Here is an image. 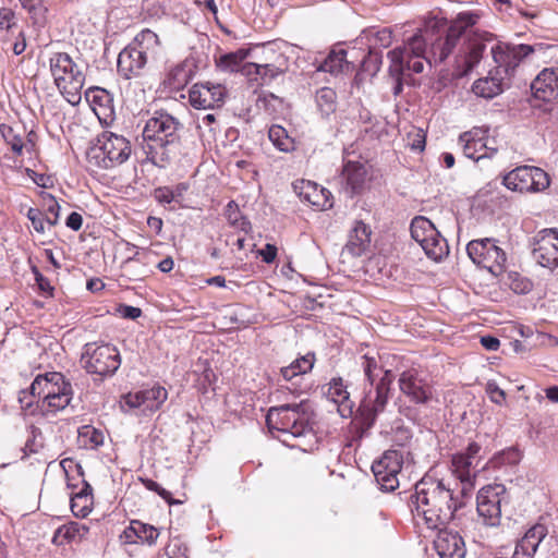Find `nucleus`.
<instances>
[{
	"label": "nucleus",
	"instance_id": "obj_30",
	"mask_svg": "<svg viewBox=\"0 0 558 558\" xmlns=\"http://www.w3.org/2000/svg\"><path fill=\"white\" fill-rule=\"evenodd\" d=\"M289 68L288 58L279 57L275 64L264 63H248L245 65L247 75H257L260 78V84H267L276 78L278 75L283 74Z\"/></svg>",
	"mask_w": 558,
	"mask_h": 558
},
{
	"label": "nucleus",
	"instance_id": "obj_14",
	"mask_svg": "<svg viewBox=\"0 0 558 558\" xmlns=\"http://www.w3.org/2000/svg\"><path fill=\"white\" fill-rule=\"evenodd\" d=\"M506 499V487L502 484H490L480 489L476 496V510L484 525H499L501 504Z\"/></svg>",
	"mask_w": 558,
	"mask_h": 558
},
{
	"label": "nucleus",
	"instance_id": "obj_53",
	"mask_svg": "<svg viewBox=\"0 0 558 558\" xmlns=\"http://www.w3.org/2000/svg\"><path fill=\"white\" fill-rule=\"evenodd\" d=\"M14 12L11 9L2 8L0 9V26L2 28H11L13 25Z\"/></svg>",
	"mask_w": 558,
	"mask_h": 558
},
{
	"label": "nucleus",
	"instance_id": "obj_31",
	"mask_svg": "<svg viewBox=\"0 0 558 558\" xmlns=\"http://www.w3.org/2000/svg\"><path fill=\"white\" fill-rule=\"evenodd\" d=\"M372 231L363 221H356L345 245L352 256H361L369 246Z\"/></svg>",
	"mask_w": 558,
	"mask_h": 558
},
{
	"label": "nucleus",
	"instance_id": "obj_60",
	"mask_svg": "<svg viewBox=\"0 0 558 558\" xmlns=\"http://www.w3.org/2000/svg\"><path fill=\"white\" fill-rule=\"evenodd\" d=\"M85 432L82 434L83 436H89V440L93 445L98 446L102 444L104 436L101 433L97 432L95 428H89L88 426L84 427Z\"/></svg>",
	"mask_w": 558,
	"mask_h": 558
},
{
	"label": "nucleus",
	"instance_id": "obj_61",
	"mask_svg": "<svg viewBox=\"0 0 558 558\" xmlns=\"http://www.w3.org/2000/svg\"><path fill=\"white\" fill-rule=\"evenodd\" d=\"M481 344L489 351H496L500 345V341L495 337L484 336L481 338Z\"/></svg>",
	"mask_w": 558,
	"mask_h": 558
},
{
	"label": "nucleus",
	"instance_id": "obj_49",
	"mask_svg": "<svg viewBox=\"0 0 558 558\" xmlns=\"http://www.w3.org/2000/svg\"><path fill=\"white\" fill-rule=\"evenodd\" d=\"M189 82V73L183 65H177L173 68L169 75V84L179 89L185 86Z\"/></svg>",
	"mask_w": 558,
	"mask_h": 558
},
{
	"label": "nucleus",
	"instance_id": "obj_40",
	"mask_svg": "<svg viewBox=\"0 0 558 558\" xmlns=\"http://www.w3.org/2000/svg\"><path fill=\"white\" fill-rule=\"evenodd\" d=\"M225 216L230 226L244 232H248L251 230L250 221L241 215L235 202L231 201L227 204Z\"/></svg>",
	"mask_w": 558,
	"mask_h": 558
},
{
	"label": "nucleus",
	"instance_id": "obj_4",
	"mask_svg": "<svg viewBox=\"0 0 558 558\" xmlns=\"http://www.w3.org/2000/svg\"><path fill=\"white\" fill-rule=\"evenodd\" d=\"M132 154L130 141L123 135L105 131L87 149L86 157L90 166L98 169H112L124 163Z\"/></svg>",
	"mask_w": 558,
	"mask_h": 558
},
{
	"label": "nucleus",
	"instance_id": "obj_25",
	"mask_svg": "<svg viewBox=\"0 0 558 558\" xmlns=\"http://www.w3.org/2000/svg\"><path fill=\"white\" fill-rule=\"evenodd\" d=\"M85 98L100 122L109 123L114 118L112 95L105 88L90 87L85 92Z\"/></svg>",
	"mask_w": 558,
	"mask_h": 558
},
{
	"label": "nucleus",
	"instance_id": "obj_59",
	"mask_svg": "<svg viewBox=\"0 0 558 558\" xmlns=\"http://www.w3.org/2000/svg\"><path fill=\"white\" fill-rule=\"evenodd\" d=\"M260 255L265 263L270 264L276 258L277 247L272 244H266L265 248L260 251Z\"/></svg>",
	"mask_w": 558,
	"mask_h": 558
},
{
	"label": "nucleus",
	"instance_id": "obj_27",
	"mask_svg": "<svg viewBox=\"0 0 558 558\" xmlns=\"http://www.w3.org/2000/svg\"><path fill=\"white\" fill-rule=\"evenodd\" d=\"M459 143L465 157L478 161L483 158H490L497 151L495 148L487 147L483 141V132L480 129H474L464 132L459 137Z\"/></svg>",
	"mask_w": 558,
	"mask_h": 558
},
{
	"label": "nucleus",
	"instance_id": "obj_48",
	"mask_svg": "<svg viewBox=\"0 0 558 558\" xmlns=\"http://www.w3.org/2000/svg\"><path fill=\"white\" fill-rule=\"evenodd\" d=\"M26 217L31 220L34 230L37 233H45L47 222L46 217L40 209L29 207L26 211Z\"/></svg>",
	"mask_w": 558,
	"mask_h": 558
},
{
	"label": "nucleus",
	"instance_id": "obj_45",
	"mask_svg": "<svg viewBox=\"0 0 558 558\" xmlns=\"http://www.w3.org/2000/svg\"><path fill=\"white\" fill-rule=\"evenodd\" d=\"M0 131L13 153L17 156H22L25 148L22 136L15 133L14 129L11 126L1 125Z\"/></svg>",
	"mask_w": 558,
	"mask_h": 558
},
{
	"label": "nucleus",
	"instance_id": "obj_26",
	"mask_svg": "<svg viewBox=\"0 0 558 558\" xmlns=\"http://www.w3.org/2000/svg\"><path fill=\"white\" fill-rule=\"evenodd\" d=\"M294 190L303 202L326 210L332 207L331 193L312 181L302 180L294 183Z\"/></svg>",
	"mask_w": 558,
	"mask_h": 558
},
{
	"label": "nucleus",
	"instance_id": "obj_38",
	"mask_svg": "<svg viewBox=\"0 0 558 558\" xmlns=\"http://www.w3.org/2000/svg\"><path fill=\"white\" fill-rule=\"evenodd\" d=\"M270 142L281 151L288 153L294 149V141L287 130L280 125H272L268 131Z\"/></svg>",
	"mask_w": 558,
	"mask_h": 558
},
{
	"label": "nucleus",
	"instance_id": "obj_51",
	"mask_svg": "<svg viewBox=\"0 0 558 558\" xmlns=\"http://www.w3.org/2000/svg\"><path fill=\"white\" fill-rule=\"evenodd\" d=\"M216 113H206L198 118V128H208L209 132L216 133L219 131V124L217 122Z\"/></svg>",
	"mask_w": 558,
	"mask_h": 558
},
{
	"label": "nucleus",
	"instance_id": "obj_11",
	"mask_svg": "<svg viewBox=\"0 0 558 558\" xmlns=\"http://www.w3.org/2000/svg\"><path fill=\"white\" fill-rule=\"evenodd\" d=\"M535 52L534 46L498 41L490 47V53L496 64V74L510 78L514 75L521 62Z\"/></svg>",
	"mask_w": 558,
	"mask_h": 558
},
{
	"label": "nucleus",
	"instance_id": "obj_54",
	"mask_svg": "<svg viewBox=\"0 0 558 558\" xmlns=\"http://www.w3.org/2000/svg\"><path fill=\"white\" fill-rule=\"evenodd\" d=\"M119 313L123 318L136 319L142 315V310L131 305H121Z\"/></svg>",
	"mask_w": 558,
	"mask_h": 558
},
{
	"label": "nucleus",
	"instance_id": "obj_20",
	"mask_svg": "<svg viewBox=\"0 0 558 558\" xmlns=\"http://www.w3.org/2000/svg\"><path fill=\"white\" fill-rule=\"evenodd\" d=\"M128 250H135L133 255H128L121 265L122 277L129 281H140L145 279L150 272L153 253L146 248H140L132 243H128Z\"/></svg>",
	"mask_w": 558,
	"mask_h": 558
},
{
	"label": "nucleus",
	"instance_id": "obj_29",
	"mask_svg": "<svg viewBox=\"0 0 558 558\" xmlns=\"http://www.w3.org/2000/svg\"><path fill=\"white\" fill-rule=\"evenodd\" d=\"M477 463H474L468 457H462V454H454L451 459V473L459 480L461 495H466L474 487L475 478H476V468Z\"/></svg>",
	"mask_w": 558,
	"mask_h": 558
},
{
	"label": "nucleus",
	"instance_id": "obj_57",
	"mask_svg": "<svg viewBox=\"0 0 558 558\" xmlns=\"http://www.w3.org/2000/svg\"><path fill=\"white\" fill-rule=\"evenodd\" d=\"M265 62L275 64V61L279 60V57H286L283 53L277 51L271 46L267 47L263 51Z\"/></svg>",
	"mask_w": 558,
	"mask_h": 558
},
{
	"label": "nucleus",
	"instance_id": "obj_64",
	"mask_svg": "<svg viewBox=\"0 0 558 558\" xmlns=\"http://www.w3.org/2000/svg\"><path fill=\"white\" fill-rule=\"evenodd\" d=\"M376 38L381 46L388 47L391 44V31L383 28L376 33Z\"/></svg>",
	"mask_w": 558,
	"mask_h": 558
},
{
	"label": "nucleus",
	"instance_id": "obj_13",
	"mask_svg": "<svg viewBox=\"0 0 558 558\" xmlns=\"http://www.w3.org/2000/svg\"><path fill=\"white\" fill-rule=\"evenodd\" d=\"M466 252L474 264L489 272L497 276L504 271L506 253L493 239L473 240L468 244Z\"/></svg>",
	"mask_w": 558,
	"mask_h": 558
},
{
	"label": "nucleus",
	"instance_id": "obj_8",
	"mask_svg": "<svg viewBox=\"0 0 558 558\" xmlns=\"http://www.w3.org/2000/svg\"><path fill=\"white\" fill-rule=\"evenodd\" d=\"M158 46V36L150 29L142 31L133 44L118 57V72L125 78L136 76L147 63V50Z\"/></svg>",
	"mask_w": 558,
	"mask_h": 558
},
{
	"label": "nucleus",
	"instance_id": "obj_50",
	"mask_svg": "<svg viewBox=\"0 0 558 558\" xmlns=\"http://www.w3.org/2000/svg\"><path fill=\"white\" fill-rule=\"evenodd\" d=\"M485 391L492 402L502 405L506 401V392L494 380H488Z\"/></svg>",
	"mask_w": 558,
	"mask_h": 558
},
{
	"label": "nucleus",
	"instance_id": "obj_2",
	"mask_svg": "<svg viewBox=\"0 0 558 558\" xmlns=\"http://www.w3.org/2000/svg\"><path fill=\"white\" fill-rule=\"evenodd\" d=\"M464 497L456 482L424 476L415 484L411 504L426 526L435 530L450 523L454 513L464 506Z\"/></svg>",
	"mask_w": 558,
	"mask_h": 558
},
{
	"label": "nucleus",
	"instance_id": "obj_18",
	"mask_svg": "<svg viewBox=\"0 0 558 558\" xmlns=\"http://www.w3.org/2000/svg\"><path fill=\"white\" fill-rule=\"evenodd\" d=\"M534 259L543 267H558V232L556 229H544L535 238Z\"/></svg>",
	"mask_w": 558,
	"mask_h": 558
},
{
	"label": "nucleus",
	"instance_id": "obj_24",
	"mask_svg": "<svg viewBox=\"0 0 558 558\" xmlns=\"http://www.w3.org/2000/svg\"><path fill=\"white\" fill-rule=\"evenodd\" d=\"M535 99L551 101L558 97V68H546L531 83Z\"/></svg>",
	"mask_w": 558,
	"mask_h": 558
},
{
	"label": "nucleus",
	"instance_id": "obj_16",
	"mask_svg": "<svg viewBox=\"0 0 558 558\" xmlns=\"http://www.w3.org/2000/svg\"><path fill=\"white\" fill-rule=\"evenodd\" d=\"M402 469V457L396 450L384 453L380 460L372 465L376 482L384 492H393L399 487L398 474Z\"/></svg>",
	"mask_w": 558,
	"mask_h": 558
},
{
	"label": "nucleus",
	"instance_id": "obj_44",
	"mask_svg": "<svg viewBox=\"0 0 558 558\" xmlns=\"http://www.w3.org/2000/svg\"><path fill=\"white\" fill-rule=\"evenodd\" d=\"M46 222L49 227L56 226L59 221L60 205L54 196L46 194L43 196Z\"/></svg>",
	"mask_w": 558,
	"mask_h": 558
},
{
	"label": "nucleus",
	"instance_id": "obj_22",
	"mask_svg": "<svg viewBox=\"0 0 558 558\" xmlns=\"http://www.w3.org/2000/svg\"><path fill=\"white\" fill-rule=\"evenodd\" d=\"M168 392L161 386H154L149 389L130 392L124 397V402L132 409H141L143 414L157 411L167 400Z\"/></svg>",
	"mask_w": 558,
	"mask_h": 558
},
{
	"label": "nucleus",
	"instance_id": "obj_7",
	"mask_svg": "<svg viewBox=\"0 0 558 558\" xmlns=\"http://www.w3.org/2000/svg\"><path fill=\"white\" fill-rule=\"evenodd\" d=\"M50 71L57 87L66 100L72 105L78 104L85 75L72 58L65 52L54 53L50 58Z\"/></svg>",
	"mask_w": 558,
	"mask_h": 558
},
{
	"label": "nucleus",
	"instance_id": "obj_19",
	"mask_svg": "<svg viewBox=\"0 0 558 558\" xmlns=\"http://www.w3.org/2000/svg\"><path fill=\"white\" fill-rule=\"evenodd\" d=\"M399 387L416 404H426L434 398L433 387L415 369L404 371L400 375Z\"/></svg>",
	"mask_w": 558,
	"mask_h": 558
},
{
	"label": "nucleus",
	"instance_id": "obj_5",
	"mask_svg": "<svg viewBox=\"0 0 558 558\" xmlns=\"http://www.w3.org/2000/svg\"><path fill=\"white\" fill-rule=\"evenodd\" d=\"M311 409L307 401L272 407L266 415L269 429H277L294 438L312 434L310 425Z\"/></svg>",
	"mask_w": 558,
	"mask_h": 558
},
{
	"label": "nucleus",
	"instance_id": "obj_37",
	"mask_svg": "<svg viewBox=\"0 0 558 558\" xmlns=\"http://www.w3.org/2000/svg\"><path fill=\"white\" fill-rule=\"evenodd\" d=\"M316 104L323 117L327 118L336 111L337 94L332 88L323 87L316 92Z\"/></svg>",
	"mask_w": 558,
	"mask_h": 558
},
{
	"label": "nucleus",
	"instance_id": "obj_17",
	"mask_svg": "<svg viewBox=\"0 0 558 558\" xmlns=\"http://www.w3.org/2000/svg\"><path fill=\"white\" fill-rule=\"evenodd\" d=\"M463 36V73H468L481 62L487 45L492 44L496 39V36L487 31L472 29V27L468 28Z\"/></svg>",
	"mask_w": 558,
	"mask_h": 558
},
{
	"label": "nucleus",
	"instance_id": "obj_10",
	"mask_svg": "<svg viewBox=\"0 0 558 558\" xmlns=\"http://www.w3.org/2000/svg\"><path fill=\"white\" fill-rule=\"evenodd\" d=\"M412 239L417 242L425 254L433 260L438 262L449 254L447 240L441 236L433 222L423 217H415L410 227Z\"/></svg>",
	"mask_w": 558,
	"mask_h": 558
},
{
	"label": "nucleus",
	"instance_id": "obj_52",
	"mask_svg": "<svg viewBox=\"0 0 558 558\" xmlns=\"http://www.w3.org/2000/svg\"><path fill=\"white\" fill-rule=\"evenodd\" d=\"M154 197L159 203L170 204L174 199V193L167 186L158 187L154 192Z\"/></svg>",
	"mask_w": 558,
	"mask_h": 558
},
{
	"label": "nucleus",
	"instance_id": "obj_9",
	"mask_svg": "<svg viewBox=\"0 0 558 558\" xmlns=\"http://www.w3.org/2000/svg\"><path fill=\"white\" fill-rule=\"evenodd\" d=\"M81 364L88 374L105 377L111 376L118 371L121 357L114 345L87 343L81 356Z\"/></svg>",
	"mask_w": 558,
	"mask_h": 558
},
{
	"label": "nucleus",
	"instance_id": "obj_15",
	"mask_svg": "<svg viewBox=\"0 0 558 558\" xmlns=\"http://www.w3.org/2000/svg\"><path fill=\"white\" fill-rule=\"evenodd\" d=\"M393 380V375L390 371H386L379 378L378 383L375 384V396H372V391L364 398L360 405L361 415L364 417V423L367 427H371L378 413L383 412L387 401L390 385Z\"/></svg>",
	"mask_w": 558,
	"mask_h": 558
},
{
	"label": "nucleus",
	"instance_id": "obj_36",
	"mask_svg": "<svg viewBox=\"0 0 558 558\" xmlns=\"http://www.w3.org/2000/svg\"><path fill=\"white\" fill-rule=\"evenodd\" d=\"M349 68L347 61V51L344 49L331 50L327 58L318 66L319 71L328 72L332 75H338Z\"/></svg>",
	"mask_w": 558,
	"mask_h": 558
},
{
	"label": "nucleus",
	"instance_id": "obj_12",
	"mask_svg": "<svg viewBox=\"0 0 558 558\" xmlns=\"http://www.w3.org/2000/svg\"><path fill=\"white\" fill-rule=\"evenodd\" d=\"M502 183L511 191L529 193L546 190L550 180L548 173L538 167L521 166L508 172Z\"/></svg>",
	"mask_w": 558,
	"mask_h": 558
},
{
	"label": "nucleus",
	"instance_id": "obj_55",
	"mask_svg": "<svg viewBox=\"0 0 558 558\" xmlns=\"http://www.w3.org/2000/svg\"><path fill=\"white\" fill-rule=\"evenodd\" d=\"M409 60V58H405L404 61H403V69H402V72L397 74V73H393L391 71V64L389 65V73L392 77L396 78V86H395V94L398 95L401 90H402V75L404 74V72L408 70V71H412L411 69L408 68V64H407V61Z\"/></svg>",
	"mask_w": 558,
	"mask_h": 558
},
{
	"label": "nucleus",
	"instance_id": "obj_21",
	"mask_svg": "<svg viewBox=\"0 0 558 558\" xmlns=\"http://www.w3.org/2000/svg\"><path fill=\"white\" fill-rule=\"evenodd\" d=\"M226 93V88L220 84L199 83L190 89L189 100L196 109H213L223 104Z\"/></svg>",
	"mask_w": 558,
	"mask_h": 558
},
{
	"label": "nucleus",
	"instance_id": "obj_62",
	"mask_svg": "<svg viewBox=\"0 0 558 558\" xmlns=\"http://www.w3.org/2000/svg\"><path fill=\"white\" fill-rule=\"evenodd\" d=\"M21 5L31 14L36 15L41 10L39 0H19Z\"/></svg>",
	"mask_w": 558,
	"mask_h": 558
},
{
	"label": "nucleus",
	"instance_id": "obj_1",
	"mask_svg": "<svg viewBox=\"0 0 558 558\" xmlns=\"http://www.w3.org/2000/svg\"><path fill=\"white\" fill-rule=\"evenodd\" d=\"M480 19L478 12L464 11L460 12L449 25L435 24L420 29L405 41L403 47L388 52L391 71L401 73L405 58H409L408 68L417 74L424 70V61L428 64L444 62L453 52L466 29L474 27Z\"/></svg>",
	"mask_w": 558,
	"mask_h": 558
},
{
	"label": "nucleus",
	"instance_id": "obj_43",
	"mask_svg": "<svg viewBox=\"0 0 558 558\" xmlns=\"http://www.w3.org/2000/svg\"><path fill=\"white\" fill-rule=\"evenodd\" d=\"M81 526L76 522H71L60 526L52 538V542L59 546L73 541L80 534Z\"/></svg>",
	"mask_w": 558,
	"mask_h": 558
},
{
	"label": "nucleus",
	"instance_id": "obj_34",
	"mask_svg": "<svg viewBox=\"0 0 558 558\" xmlns=\"http://www.w3.org/2000/svg\"><path fill=\"white\" fill-rule=\"evenodd\" d=\"M505 77L500 74L496 76L480 78L474 82L472 90L476 96L483 98H494L502 92V81Z\"/></svg>",
	"mask_w": 558,
	"mask_h": 558
},
{
	"label": "nucleus",
	"instance_id": "obj_56",
	"mask_svg": "<svg viewBox=\"0 0 558 558\" xmlns=\"http://www.w3.org/2000/svg\"><path fill=\"white\" fill-rule=\"evenodd\" d=\"M82 223H83V217L81 214H78L76 211L71 213L65 221L66 227L74 231L80 230L82 227Z\"/></svg>",
	"mask_w": 558,
	"mask_h": 558
},
{
	"label": "nucleus",
	"instance_id": "obj_42",
	"mask_svg": "<svg viewBox=\"0 0 558 558\" xmlns=\"http://www.w3.org/2000/svg\"><path fill=\"white\" fill-rule=\"evenodd\" d=\"M245 56L243 51L226 53L217 60V66L225 72L238 71Z\"/></svg>",
	"mask_w": 558,
	"mask_h": 558
},
{
	"label": "nucleus",
	"instance_id": "obj_23",
	"mask_svg": "<svg viewBox=\"0 0 558 558\" xmlns=\"http://www.w3.org/2000/svg\"><path fill=\"white\" fill-rule=\"evenodd\" d=\"M434 547L440 558H464L466 549L462 536L458 532L440 526Z\"/></svg>",
	"mask_w": 558,
	"mask_h": 558
},
{
	"label": "nucleus",
	"instance_id": "obj_3",
	"mask_svg": "<svg viewBox=\"0 0 558 558\" xmlns=\"http://www.w3.org/2000/svg\"><path fill=\"white\" fill-rule=\"evenodd\" d=\"M182 124L172 114L159 110L146 121L141 147L147 160L159 168H165L175 158L180 150V135Z\"/></svg>",
	"mask_w": 558,
	"mask_h": 558
},
{
	"label": "nucleus",
	"instance_id": "obj_63",
	"mask_svg": "<svg viewBox=\"0 0 558 558\" xmlns=\"http://www.w3.org/2000/svg\"><path fill=\"white\" fill-rule=\"evenodd\" d=\"M134 523L135 521H133L131 525L128 529H125L123 534L121 535L125 543H136L138 541Z\"/></svg>",
	"mask_w": 558,
	"mask_h": 558
},
{
	"label": "nucleus",
	"instance_id": "obj_47",
	"mask_svg": "<svg viewBox=\"0 0 558 558\" xmlns=\"http://www.w3.org/2000/svg\"><path fill=\"white\" fill-rule=\"evenodd\" d=\"M134 526L136 529L138 541L147 543L148 545H154L156 543L159 532L155 526L144 524L140 521H135Z\"/></svg>",
	"mask_w": 558,
	"mask_h": 558
},
{
	"label": "nucleus",
	"instance_id": "obj_33",
	"mask_svg": "<svg viewBox=\"0 0 558 558\" xmlns=\"http://www.w3.org/2000/svg\"><path fill=\"white\" fill-rule=\"evenodd\" d=\"M82 482L81 490L71 497V510L77 518L87 517L93 506V488L86 481L83 480Z\"/></svg>",
	"mask_w": 558,
	"mask_h": 558
},
{
	"label": "nucleus",
	"instance_id": "obj_41",
	"mask_svg": "<svg viewBox=\"0 0 558 558\" xmlns=\"http://www.w3.org/2000/svg\"><path fill=\"white\" fill-rule=\"evenodd\" d=\"M19 402L21 408L31 413L35 412L34 407L41 411V393L37 389H33V383L27 389L21 390L19 393Z\"/></svg>",
	"mask_w": 558,
	"mask_h": 558
},
{
	"label": "nucleus",
	"instance_id": "obj_28",
	"mask_svg": "<svg viewBox=\"0 0 558 558\" xmlns=\"http://www.w3.org/2000/svg\"><path fill=\"white\" fill-rule=\"evenodd\" d=\"M545 521V517H541L538 521L525 532L523 537L518 542L515 546L517 555L521 553L527 558L534 557L538 546L549 533L548 525Z\"/></svg>",
	"mask_w": 558,
	"mask_h": 558
},
{
	"label": "nucleus",
	"instance_id": "obj_6",
	"mask_svg": "<svg viewBox=\"0 0 558 558\" xmlns=\"http://www.w3.org/2000/svg\"><path fill=\"white\" fill-rule=\"evenodd\" d=\"M33 389L41 393V412L64 410L73 398L71 383L59 372L37 375L33 380Z\"/></svg>",
	"mask_w": 558,
	"mask_h": 558
},
{
	"label": "nucleus",
	"instance_id": "obj_35",
	"mask_svg": "<svg viewBox=\"0 0 558 558\" xmlns=\"http://www.w3.org/2000/svg\"><path fill=\"white\" fill-rule=\"evenodd\" d=\"M315 364V354L307 353L296 360H294L290 365L281 367L280 374L282 377L290 381L294 377L307 374L312 371Z\"/></svg>",
	"mask_w": 558,
	"mask_h": 558
},
{
	"label": "nucleus",
	"instance_id": "obj_32",
	"mask_svg": "<svg viewBox=\"0 0 558 558\" xmlns=\"http://www.w3.org/2000/svg\"><path fill=\"white\" fill-rule=\"evenodd\" d=\"M342 177L351 195L360 193L366 182L367 171L365 166L356 161H348L344 165Z\"/></svg>",
	"mask_w": 558,
	"mask_h": 558
},
{
	"label": "nucleus",
	"instance_id": "obj_39",
	"mask_svg": "<svg viewBox=\"0 0 558 558\" xmlns=\"http://www.w3.org/2000/svg\"><path fill=\"white\" fill-rule=\"evenodd\" d=\"M361 367L371 386L378 383L379 378L386 372L383 371L379 361L375 356H369L367 354L362 357Z\"/></svg>",
	"mask_w": 558,
	"mask_h": 558
},
{
	"label": "nucleus",
	"instance_id": "obj_58",
	"mask_svg": "<svg viewBox=\"0 0 558 558\" xmlns=\"http://www.w3.org/2000/svg\"><path fill=\"white\" fill-rule=\"evenodd\" d=\"M34 274L36 282L43 292H51L53 290L49 280L45 278L37 268H34Z\"/></svg>",
	"mask_w": 558,
	"mask_h": 558
},
{
	"label": "nucleus",
	"instance_id": "obj_46",
	"mask_svg": "<svg viewBox=\"0 0 558 558\" xmlns=\"http://www.w3.org/2000/svg\"><path fill=\"white\" fill-rule=\"evenodd\" d=\"M328 396L336 403H344L349 399V392L342 378H333L329 383Z\"/></svg>",
	"mask_w": 558,
	"mask_h": 558
}]
</instances>
